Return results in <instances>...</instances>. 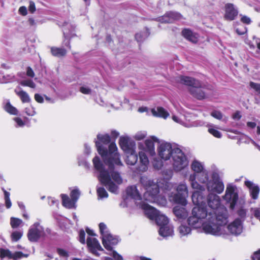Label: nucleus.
<instances>
[{"instance_id":"a211bd4d","label":"nucleus","mask_w":260,"mask_h":260,"mask_svg":"<svg viewBox=\"0 0 260 260\" xmlns=\"http://www.w3.org/2000/svg\"><path fill=\"white\" fill-rule=\"evenodd\" d=\"M86 243L89 251L96 256L100 255L98 251L103 250L99 241L95 238H87Z\"/></svg>"},{"instance_id":"6ab92c4d","label":"nucleus","mask_w":260,"mask_h":260,"mask_svg":"<svg viewBox=\"0 0 260 260\" xmlns=\"http://www.w3.org/2000/svg\"><path fill=\"white\" fill-rule=\"evenodd\" d=\"M181 17V15L177 12H169L157 20L162 23H172L175 20L180 19Z\"/></svg>"},{"instance_id":"13d9d810","label":"nucleus","mask_w":260,"mask_h":260,"mask_svg":"<svg viewBox=\"0 0 260 260\" xmlns=\"http://www.w3.org/2000/svg\"><path fill=\"white\" fill-rule=\"evenodd\" d=\"M35 100L40 103H42L44 101L43 98L39 94L36 93L35 95Z\"/></svg>"},{"instance_id":"49530a36","label":"nucleus","mask_w":260,"mask_h":260,"mask_svg":"<svg viewBox=\"0 0 260 260\" xmlns=\"http://www.w3.org/2000/svg\"><path fill=\"white\" fill-rule=\"evenodd\" d=\"M250 87L257 93L260 94V84L250 82L249 83Z\"/></svg>"},{"instance_id":"09e8293b","label":"nucleus","mask_w":260,"mask_h":260,"mask_svg":"<svg viewBox=\"0 0 260 260\" xmlns=\"http://www.w3.org/2000/svg\"><path fill=\"white\" fill-rule=\"evenodd\" d=\"M79 240L82 244L85 243V233L83 230H81L79 234Z\"/></svg>"},{"instance_id":"412c9836","label":"nucleus","mask_w":260,"mask_h":260,"mask_svg":"<svg viewBox=\"0 0 260 260\" xmlns=\"http://www.w3.org/2000/svg\"><path fill=\"white\" fill-rule=\"evenodd\" d=\"M173 213L179 220L186 219L188 215V212L185 208L176 206L173 208Z\"/></svg>"},{"instance_id":"20e7f679","label":"nucleus","mask_w":260,"mask_h":260,"mask_svg":"<svg viewBox=\"0 0 260 260\" xmlns=\"http://www.w3.org/2000/svg\"><path fill=\"white\" fill-rule=\"evenodd\" d=\"M206 209L214 216V222L224 230V225L228 222V211L220 205V198L217 194L209 193L207 197Z\"/></svg>"},{"instance_id":"603ef678","label":"nucleus","mask_w":260,"mask_h":260,"mask_svg":"<svg viewBox=\"0 0 260 260\" xmlns=\"http://www.w3.org/2000/svg\"><path fill=\"white\" fill-rule=\"evenodd\" d=\"M24 256V254L21 252H16L12 254L11 258L14 260H17L19 258L22 257Z\"/></svg>"},{"instance_id":"423d86ee","label":"nucleus","mask_w":260,"mask_h":260,"mask_svg":"<svg viewBox=\"0 0 260 260\" xmlns=\"http://www.w3.org/2000/svg\"><path fill=\"white\" fill-rule=\"evenodd\" d=\"M121 148L127 154L125 162L127 165L134 166L138 161V156L136 151V143L127 136H121L119 139Z\"/></svg>"},{"instance_id":"e2e57ef3","label":"nucleus","mask_w":260,"mask_h":260,"mask_svg":"<svg viewBox=\"0 0 260 260\" xmlns=\"http://www.w3.org/2000/svg\"><path fill=\"white\" fill-rule=\"evenodd\" d=\"M29 11L31 13H34L36 11V7L35 3L33 2H29Z\"/></svg>"},{"instance_id":"cd10ccee","label":"nucleus","mask_w":260,"mask_h":260,"mask_svg":"<svg viewBox=\"0 0 260 260\" xmlns=\"http://www.w3.org/2000/svg\"><path fill=\"white\" fill-rule=\"evenodd\" d=\"M62 199V205L67 208L71 209L75 207V202H74L72 199H70L69 197L65 194H61Z\"/></svg>"},{"instance_id":"864d4df0","label":"nucleus","mask_w":260,"mask_h":260,"mask_svg":"<svg viewBox=\"0 0 260 260\" xmlns=\"http://www.w3.org/2000/svg\"><path fill=\"white\" fill-rule=\"evenodd\" d=\"M210 123L209 122H206L204 121L200 120V121H197L195 123V126H206V127H208L209 126L208 125H210Z\"/></svg>"},{"instance_id":"7ed1b4c3","label":"nucleus","mask_w":260,"mask_h":260,"mask_svg":"<svg viewBox=\"0 0 260 260\" xmlns=\"http://www.w3.org/2000/svg\"><path fill=\"white\" fill-rule=\"evenodd\" d=\"M214 216L211 212L201 207H194L192 209L191 215L188 219V224L193 228L203 226L205 233L215 236L225 235L222 227L214 222Z\"/></svg>"},{"instance_id":"0eeeda50","label":"nucleus","mask_w":260,"mask_h":260,"mask_svg":"<svg viewBox=\"0 0 260 260\" xmlns=\"http://www.w3.org/2000/svg\"><path fill=\"white\" fill-rule=\"evenodd\" d=\"M180 81L181 83L190 86L189 92L194 98L198 100L207 98V94L203 90L199 81L190 77L181 76Z\"/></svg>"},{"instance_id":"4be33fe9","label":"nucleus","mask_w":260,"mask_h":260,"mask_svg":"<svg viewBox=\"0 0 260 260\" xmlns=\"http://www.w3.org/2000/svg\"><path fill=\"white\" fill-rule=\"evenodd\" d=\"M127 194L136 201L142 200L141 192L138 189V186H131L127 188Z\"/></svg>"},{"instance_id":"aec40b11","label":"nucleus","mask_w":260,"mask_h":260,"mask_svg":"<svg viewBox=\"0 0 260 260\" xmlns=\"http://www.w3.org/2000/svg\"><path fill=\"white\" fill-rule=\"evenodd\" d=\"M245 185L248 188L251 198L254 200L257 199L259 192V188L258 185L249 180L245 181Z\"/></svg>"},{"instance_id":"ea45409f","label":"nucleus","mask_w":260,"mask_h":260,"mask_svg":"<svg viewBox=\"0 0 260 260\" xmlns=\"http://www.w3.org/2000/svg\"><path fill=\"white\" fill-rule=\"evenodd\" d=\"M23 235L22 232L20 231H15L11 234V239L13 242H16L18 241L22 237Z\"/></svg>"},{"instance_id":"b1692460","label":"nucleus","mask_w":260,"mask_h":260,"mask_svg":"<svg viewBox=\"0 0 260 260\" xmlns=\"http://www.w3.org/2000/svg\"><path fill=\"white\" fill-rule=\"evenodd\" d=\"M151 112L154 116L159 117L164 119H166L169 116V113L161 107H157L152 109Z\"/></svg>"},{"instance_id":"de8ad7c7","label":"nucleus","mask_w":260,"mask_h":260,"mask_svg":"<svg viewBox=\"0 0 260 260\" xmlns=\"http://www.w3.org/2000/svg\"><path fill=\"white\" fill-rule=\"evenodd\" d=\"M147 135L145 132H139L137 133L134 136V138L136 140H141L145 138Z\"/></svg>"},{"instance_id":"052dcab7","label":"nucleus","mask_w":260,"mask_h":260,"mask_svg":"<svg viewBox=\"0 0 260 260\" xmlns=\"http://www.w3.org/2000/svg\"><path fill=\"white\" fill-rule=\"evenodd\" d=\"M26 74L28 76L30 77H34L35 76V73L32 71V69L30 67H28L27 68Z\"/></svg>"},{"instance_id":"f704fd0d","label":"nucleus","mask_w":260,"mask_h":260,"mask_svg":"<svg viewBox=\"0 0 260 260\" xmlns=\"http://www.w3.org/2000/svg\"><path fill=\"white\" fill-rule=\"evenodd\" d=\"M178 230L180 234L182 236H186L189 234L191 232V229L189 226L183 224H181L179 227Z\"/></svg>"},{"instance_id":"e433bc0d","label":"nucleus","mask_w":260,"mask_h":260,"mask_svg":"<svg viewBox=\"0 0 260 260\" xmlns=\"http://www.w3.org/2000/svg\"><path fill=\"white\" fill-rule=\"evenodd\" d=\"M22 223V220L19 218L11 217L10 219V224L12 228H18Z\"/></svg>"},{"instance_id":"c9c22d12","label":"nucleus","mask_w":260,"mask_h":260,"mask_svg":"<svg viewBox=\"0 0 260 260\" xmlns=\"http://www.w3.org/2000/svg\"><path fill=\"white\" fill-rule=\"evenodd\" d=\"M99 229L102 238L110 234L106 225L102 222L99 224Z\"/></svg>"},{"instance_id":"bf43d9fd","label":"nucleus","mask_w":260,"mask_h":260,"mask_svg":"<svg viewBox=\"0 0 260 260\" xmlns=\"http://www.w3.org/2000/svg\"><path fill=\"white\" fill-rule=\"evenodd\" d=\"M252 258L253 260H260V249L254 253Z\"/></svg>"},{"instance_id":"f257e3e1","label":"nucleus","mask_w":260,"mask_h":260,"mask_svg":"<svg viewBox=\"0 0 260 260\" xmlns=\"http://www.w3.org/2000/svg\"><path fill=\"white\" fill-rule=\"evenodd\" d=\"M95 145L99 153L101 155L105 164L108 166L106 170L98 156H95L92 162L95 169L100 174L98 178L109 191L117 193L118 186L114 183L112 179L117 184H121L122 179L120 174L115 170L123 165L117 152V147L115 142L111 143V137L108 134H98Z\"/></svg>"},{"instance_id":"6e6552de","label":"nucleus","mask_w":260,"mask_h":260,"mask_svg":"<svg viewBox=\"0 0 260 260\" xmlns=\"http://www.w3.org/2000/svg\"><path fill=\"white\" fill-rule=\"evenodd\" d=\"M141 206L144 210L145 215L150 219H154L156 224L160 227L169 223L168 218L153 207L145 203H142Z\"/></svg>"},{"instance_id":"a19ab883","label":"nucleus","mask_w":260,"mask_h":260,"mask_svg":"<svg viewBox=\"0 0 260 260\" xmlns=\"http://www.w3.org/2000/svg\"><path fill=\"white\" fill-rule=\"evenodd\" d=\"M210 115L214 118L219 120H222V118L223 117V114L220 111L216 110H213L211 112Z\"/></svg>"},{"instance_id":"a18cd8bd","label":"nucleus","mask_w":260,"mask_h":260,"mask_svg":"<svg viewBox=\"0 0 260 260\" xmlns=\"http://www.w3.org/2000/svg\"><path fill=\"white\" fill-rule=\"evenodd\" d=\"M57 251L60 256L64 258V260H67L69 256L68 252L63 249L58 248Z\"/></svg>"},{"instance_id":"5fc2aeb1","label":"nucleus","mask_w":260,"mask_h":260,"mask_svg":"<svg viewBox=\"0 0 260 260\" xmlns=\"http://www.w3.org/2000/svg\"><path fill=\"white\" fill-rule=\"evenodd\" d=\"M241 16V21L242 22L246 24H249L251 23V21L249 17H247V16Z\"/></svg>"},{"instance_id":"58836bf2","label":"nucleus","mask_w":260,"mask_h":260,"mask_svg":"<svg viewBox=\"0 0 260 260\" xmlns=\"http://www.w3.org/2000/svg\"><path fill=\"white\" fill-rule=\"evenodd\" d=\"M12 254V253H11V252L8 249H5L3 248L0 249V257L1 258H4L6 257L11 258Z\"/></svg>"},{"instance_id":"5701e85b","label":"nucleus","mask_w":260,"mask_h":260,"mask_svg":"<svg viewBox=\"0 0 260 260\" xmlns=\"http://www.w3.org/2000/svg\"><path fill=\"white\" fill-rule=\"evenodd\" d=\"M158 232L159 235L164 238L172 236L173 234V227L168 223L166 225L160 226L159 228Z\"/></svg>"},{"instance_id":"680f3d73","label":"nucleus","mask_w":260,"mask_h":260,"mask_svg":"<svg viewBox=\"0 0 260 260\" xmlns=\"http://www.w3.org/2000/svg\"><path fill=\"white\" fill-rule=\"evenodd\" d=\"M253 214L254 216L260 221V208L255 209Z\"/></svg>"},{"instance_id":"4d7b16f0","label":"nucleus","mask_w":260,"mask_h":260,"mask_svg":"<svg viewBox=\"0 0 260 260\" xmlns=\"http://www.w3.org/2000/svg\"><path fill=\"white\" fill-rule=\"evenodd\" d=\"M18 12L22 16H26L27 14V9L25 6H21L19 8Z\"/></svg>"},{"instance_id":"9b49d317","label":"nucleus","mask_w":260,"mask_h":260,"mask_svg":"<svg viewBox=\"0 0 260 260\" xmlns=\"http://www.w3.org/2000/svg\"><path fill=\"white\" fill-rule=\"evenodd\" d=\"M207 189L210 193L221 194L224 190V185L222 180L217 173H213L211 180L207 183Z\"/></svg>"},{"instance_id":"338daca9","label":"nucleus","mask_w":260,"mask_h":260,"mask_svg":"<svg viewBox=\"0 0 260 260\" xmlns=\"http://www.w3.org/2000/svg\"><path fill=\"white\" fill-rule=\"evenodd\" d=\"M241 117L240 112L237 111L233 115V118L235 120H239Z\"/></svg>"},{"instance_id":"8fccbe9b","label":"nucleus","mask_w":260,"mask_h":260,"mask_svg":"<svg viewBox=\"0 0 260 260\" xmlns=\"http://www.w3.org/2000/svg\"><path fill=\"white\" fill-rule=\"evenodd\" d=\"M80 91L85 94H90L91 93V90L87 86H83L80 88Z\"/></svg>"},{"instance_id":"f03ea898","label":"nucleus","mask_w":260,"mask_h":260,"mask_svg":"<svg viewBox=\"0 0 260 260\" xmlns=\"http://www.w3.org/2000/svg\"><path fill=\"white\" fill-rule=\"evenodd\" d=\"M140 182L145 190L143 199L146 201L156 203L160 206H165L167 204L166 198L164 196L158 194L161 189L167 194L170 202L183 206L187 204L188 190L185 182H180L175 187L176 193L171 191L174 185L169 182L163 181L162 183L160 181L154 182L146 176H143L141 177Z\"/></svg>"},{"instance_id":"1a4fd4ad","label":"nucleus","mask_w":260,"mask_h":260,"mask_svg":"<svg viewBox=\"0 0 260 260\" xmlns=\"http://www.w3.org/2000/svg\"><path fill=\"white\" fill-rule=\"evenodd\" d=\"M171 158L173 169L176 172L182 171L188 165V160L186 156L178 147H175Z\"/></svg>"},{"instance_id":"7c9ffc66","label":"nucleus","mask_w":260,"mask_h":260,"mask_svg":"<svg viewBox=\"0 0 260 260\" xmlns=\"http://www.w3.org/2000/svg\"><path fill=\"white\" fill-rule=\"evenodd\" d=\"M208 125V132L210 134L217 138H220L221 137V133L215 128V125L214 124L210 123V125Z\"/></svg>"},{"instance_id":"a878e982","label":"nucleus","mask_w":260,"mask_h":260,"mask_svg":"<svg viewBox=\"0 0 260 260\" xmlns=\"http://www.w3.org/2000/svg\"><path fill=\"white\" fill-rule=\"evenodd\" d=\"M14 91L20 98L22 103H29L30 102L31 99L28 94L26 92L22 90L21 88L18 87V88L15 89Z\"/></svg>"},{"instance_id":"774afa93","label":"nucleus","mask_w":260,"mask_h":260,"mask_svg":"<svg viewBox=\"0 0 260 260\" xmlns=\"http://www.w3.org/2000/svg\"><path fill=\"white\" fill-rule=\"evenodd\" d=\"M28 22L30 26H36L37 25V22L33 18H29Z\"/></svg>"},{"instance_id":"3c124183","label":"nucleus","mask_w":260,"mask_h":260,"mask_svg":"<svg viewBox=\"0 0 260 260\" xmlns=\"http://www.w3.org/2000/svg\"><path fill=\"white\" fill-rule=\"evenodd\" d=\"M25 113L28 116H33L36 114V112L32 107L26 108L25 109Z\"/></svg>"},{"instance_id":"bb28decb","label":"nucleus","mask_w":260,"mask_h":260,"mask_svg":"<svg viewBox=\"0 0 260 260\" xmlns=\"http://www.w3.org/2000/svg\"><path fill=\"white\" fill-rule=\"evenodd\" d=\"M182 35L186 39L192 43H197L198 41V36L196 34H193L189 29H184L182 31Z\"/></svg>"},{"instance_id":"ddd939ff","label":"nucleus","mask_w":260,"mask_h":260,"mask_svg":"<svg viewBox=\"0 0 260 260\" xmlns=\"http://www.w3.org/2000/svg\"><path fill=\"white\" fill-rule=\"evenodd\" d=\"M222 198L227 203L230 204V208L233 209L238 199L236 186L232 183L228 184L225 194L222 196Z\"/></svg>"},{"instance_id":"9d476101","label":"nucleus","mask_w":260,"mask_h":260,"mask_svg":"<svg viewBox=\"0 0 260 260\" xmlns=\"http://www.w3.org/2000/svg\"><path fill=\"white\" fill-rule=\"evenodd\" d=\"M103 244L109 251L107 254L113 256L115 260H123L122 256L116 251L113 250V247L118 244V238L110 234L102 238Z\"/></svg>"},{"instance_id":"c85d7f7f","label":"nucleus","mask_w":260,"mask_h":260,"mask_svg":"<svg viewBox=\"0 0 260 260\" xmlns=\"http://www.w3.org/2000/svg\"><path fill=\"white\" fill-rule=\"evenodd\" d=\"M191 168L194 172L193 174H196L197 175L198 174L205 170L203 164L196 160L192 161L191 165Z\"/></svg>"},{"instance_id":"37998d69","label":"nucleus","mask_w":260,"mask_h":260,"mask_svg":"<svg viewBox=\"0 0 260 260\" xmlns=\"http://www.w3.org/2000/svg\"><path fill=\"white\" fill-rule=\"evenodd\" d=\"M97 193L98 194L99 197H100L101 199L108 197V193L105 190V189L103 187H98L97 189Z\"/></svg>"},{"instance_id":"39448f33","label":"nucleus","mask_w":260,"mask_h":260,"mask_svg":"<svg viewBox=\"0 0 260 260\" xmlns=\"http://www.w3.org/2000/svg\"><path fill=\"white\" fill-rule=\"evenodd\" d=\"M158 139L152 136L145 141V143L141 142L138 143V148L140 151L139 152V158L137 169L139 172H145L148 170L149 161L145 152H148L150 155L153 156L155 154L154 148V142H157Z\"/></svg>"},{"instance_id":"393cba45","label":"nucleus","mask_w":260,"mask_h":260,"mask_svg":"<svg viewBox=\"0 0 260 260\" xmlns=\"http://www.w3.org/2000/svg\"><path fill=\"white\" fill-rule=\"evenodd\" d=\"M196 179V174H191L189 175L188 180L191 187L193 189H197V190H205V187L198 183Z\"/></svg>"},{"instance_id":"2f4dec72","label":"nucleus","mask_w":260,"mask_h":260,"mask_svg":"<svg viewBox=\"0 0 260 260\" xmlns=\"http://www.w3.org/2000/svg\"><path fill=\"white\" fill-rule=\"evenodd\" d=\"M197 180L202 183H207L209 181L208 175L206 171L204 170L197 175Z\"/></svg>"},{"instance_id":"4c0bfd02","label":"nucleus","mask_w":260,"mask_h":260,"mask_svg":"<svg viewBox=\"0 0 260 260\" xmlns=\"http://www.w3.org/2000/svg\"><path fill=\"white\" fill-rule=\"evenodd\" d=\"M20 84L23 86H28L32 88L36 87L35 83L30 79L23 80L20 82Z\"/></svg>"},{"instance_id":"72a5a7b5","label":"nucleus","mask_w":260,"mask_h":260,"mask_svg":"<svg viewBox=\"0 0 260 260\" xmlns=\"http://www.w3.org/2000/svg\"><path fill=\"white\" fill-rule=\"evenodd\" d=\"M149 32L147 30L137 33L136 34L135 38L139 42L143 41L149 36Z\"/></svg>"},{"instance_id":"473e14b6","label":"nucleus","mask_w":260,"mask_h":260,"mask_svg":"<svg viewBox=\"0 0 260 260\" xmlns=\"http://www.w3.org/2000/svg\"><path fill=\"white\" fill-rule=\"evenodd\" d=\"M4 109L6 111L12 115H17L18 111L17 109L11 105L9 102H8L4 106Z\"/></svg>"},{"instance_id":"c03bdc74","label":"nucleus","mask_w":260,"mask_h":260,"mask_svg":"<svg viewBox=\"0 0 260 260\" xmlns=\"http://www.w3.org/2000/svg\"><path fill=\"white\" fill-rule=\"evenodd\" d=\"M4 192L6 206L7 208H10L12 205L10 199V193L5 190H4Z\"/></svg>"},{"instance_id":"f3484780","label":"nucleus","mask_w":260,"mask_h":260,"mask_svg":"<svg viewBox=\"0 0 260 260\" xmlns=\"http://www.w3.org/2000/svg\"><path fill=\"white\" fill-rule=\"evenodd\" d=\"M224 11V18L228 21L235 20L238 15L237 8L231 3H227L225 5Z\"/></svg>"},{"instance_id":"0e129e2a","label":"nucleus","mask_w":260,"mask_h":260,"mask_svg":"<svg viewBox=\"0 0 260 260\" xmlns=\"http://www.w3.org/2000/svg\"><path fill=\"white\" fill-rule=\"evenodd\" d=\"M119 135V134L118 132L116 131H112L111 133V139H113L115 140Z\"/></svg>"},{"instance_id":"79ce46f5","label":"nucleus","mask_w":260,"mask_h":260,"mask_svg":"<svg viewBox=\"0 0 260 260\" xmlns=\"http://www.w3.org/2000/svg\"><path fill=\"white\" fill-rule=\"evenodd\" d=\"M80 191L78 189H73L71 192V199L75 202V203L77 202V200H78L79 196H80Z\"/></svg>"},{"instance_id":"2eb2a0df","label":"nucleus","mask_w":260,"mask_h":260,"mask_svg":"<svg viewBox=\"0 0 260 260\" xmlns=\"http://www.w3.org/2000/svg\"><path fill=\"white\" fill-rule=\"evenodd\" d=\"M205 190H196L192 194V201L193 203L197 205L196 207H201L206 209V194Z\"/></svg>"},{"instance_id":"69168bd1","label":"nucleus","mask_w":260,"mask_h":260,"mask_svg":"<svg viewBox=\"0 0 260 260\" xmlns=\"http://www.w3.org/2000/svg\"><path fill=\"white\" fill-rule=\"evenodd\" d=\"M246 211L245 209H241L238 211V215L241 217L243 218L245 216Z\"/></svg>"},{"instance_id":"6e6d98bb","label":"nucleus","mask_w":260,"mask_h":260,"mask_svg":"<svg viewBox=\"0 0 260 260\" xmlns=\"http://www.w3.org/2000/svg\"><path fill=\"white\" fill-rule=\"evenodd\" d=\"M14 120L16 122V126L22 127L24 125V122L20 118L16 117L14 118Z\"/></svg>"},{"instance_id":"f8f14e48","label":"nucleus","mask_w":260,"mask_h":260,"mask_svg":"<svg viewBox=\"0 0 260 260\" xmlns=\"http://www.w3.org/2000/svg\"><path fill=\"white\" fill-rule=\"evenodd\" d=\"M46 235L44 228L39 222H35L31 225L27 233L28 240L32 242H37L40 239Z\"/></svg>"},{"instance_id":"c756f323","label":"nucleus","mask_w":260,"mask_h":260,"mask_svg":"<svg viewBox=\"0 0 260 260\" xmlns=\"http://www.w3.org/2000/svg\"><path fill=\"white\" fill-rule=\"evenodd\" d=\"M52 54L56 57H60L66 55L67 51L64 48L52 47L51 48Z\"/></svg>"},{"instance_id":"dca6fc26","label":"nucleus","mask_w":260,"mask_h":260,"mask_svg":"<svg viewBox=\"0 0 260 260\" xmlns=\"http://www.w3.org/2000/svg\"><path fill=\"white\" fill-rule=\"evenodd\" d=\"M227 229L230 233L233 235H240L243 229L242 220L239 218L236 219L228 225Z\"/></svg>"},{"instance_id":"4468645a","label":"nucleus","mask_w":260,"mask_h":260,"mask_svg":"<svg viewBox=\"0 0 260 260\" xmlns=\"http://www.w3.org/2000/svg\"><path fill=\"white\" fill-rule=\"evenodd\" d=\"M175 147H173L169 143L162 142L159 144L157 148L158 155L165 160L170 159Z\"/></svg>"}]
</instances>
